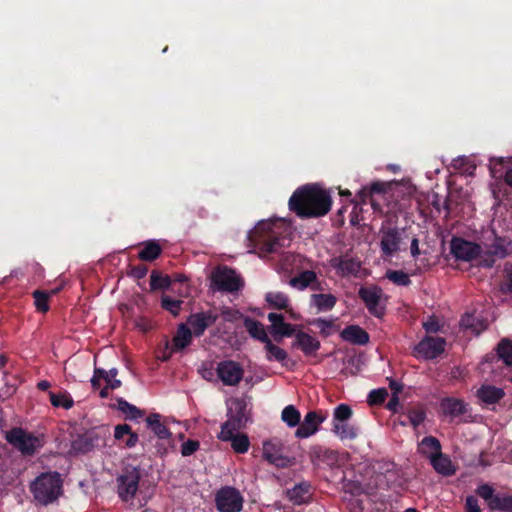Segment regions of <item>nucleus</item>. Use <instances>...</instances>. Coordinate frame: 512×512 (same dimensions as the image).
<instances>
[{
  "label": "nucleus",
  "instance_id": "1",
  "mask_svg": "<svg viewBox=\"0 0 512 512\" xmlns=\"http://www.w3.org/2000/svg\"><path fill=\"white\" fill-rule=\"evenodd\" d=\"M288 206L299 218H318L330 211L332 198L316 185H304L293 192Z\"/></svg>",
  "mask_w": 512,
  "mask_h": 512
},
{
  "label": "nucleus",
  "instance_id": "2",
  "mask_svg": "<svg viewBox=\"0 0 512 512\" xmlns=\"http://www.w3.org/2000/svg\"><path fill=\"white\" fill-rule=\"evenodd\" d=\"M248 240L253 251L261 258L279 252L284 246L285 238L276 229L272 221H260L248 234Z\"/></svg>",
  "mask_w": 512,
  "mask_h": 512
},
{
  "label": "nucleus",
  "instance_id": "3",
  "mask_svg": "<svg viewBox=\"0 0 512 512\" xmlns=\"http://www.w3.org/2000/svg\"><path fill=\"white\" fill-rule=\"evenodd\" d=\"M30 492L35 502L42 506L54 503L63 493V480L60 473L44 472L30 484Z\"/></svg>",
  "mask_w": 512,
  "mask_h": 512
},
{
  "label": "nucleus",
  "instance_id": "4",
  "mask_svg": "<svg viewBox=\"0 0 512 512\" xmlns=\"http://www.w3.org/2000/svg\"><path fill=\"white\" fill-rule=\"evenodd\" d=\"M5 439L23 456H33L44 445L42 438L22 429L21 427H14L7 431Z\"/></svg>",
  "mask_w": 512,
  "mask_h": 512
},
{
  "label": "nucleus",
  "instance_id": "5",
  "mask_svg": "<svg viewBox=\"0 0 512 512\" xmlns=\"http://www.w3.org/2000/svg\"><path fill=\"white\" fill-rule=\"evenodd\" d=\"M512 253V242L507 237L495 236L493 242L485 246L479 265L492 268L496 260L504 259Z\"/></svg>",
  "mask_w": 512,
  "mask_h": 512
},
{
  "label": "nucleus",
  "instance_id": "6",
  "mask_svg": "<svg viewBox=\"0 0 512 512\" xmlns=\"http://www.w3.org/2000/svg\"><path fill=\"white\" fill-rule=\"evenodd\" d=\"M228 419L221 425V431L231 436V431H239L244 428L249 421V412L247 403L244 399L236 398L232 401L228 410Z\"/></svg>",
  "mask_w": 512,
  "mask_h": 512
},
{
  "label": "nucleus",
  "instance_id": "7",
  "mask_svg": "<svg viewBox=\"0 0 512 512\" xmlns=\"http://www.w3.org/2000/svg\"><path fill=\"white\" fill-rule=\"evenodd\" d=\"M213 286L222 292H238L244 286L243 279L235 270L227 266H219L211 276Z\"/></svg>",
  "mask_w": 512,
  "mask_h": 512
},
{
  "label": "nucleus",
  "instance_id": "8",
  "mask_svg": "<svg viewBox=\"0 0 512 512\" xmlns=\"http://www.w3.org/2000/svg\"><path fill=\"white\" fill-rule=\"evenodd\" d=\"M215 507L219 512H241L244 497L232 486H223L215 493Z\"/></svg>",
  "mask_w": 512,
  "mask_h": 512
},
{
  "label": "nucleus",
  "instance_id": "9",
  "mask_svg": "<svg viewBox=\"0 0 512 512\" xmlns=\"http://www.w3.org/2000/svg\"><path fill=\"white\" fill-rule=\"evenodd\" d=\"M140 478V471L137 468L126 469L117 477V492L123 501L128 502L135 497Z\"/></svg>",
  "mask_w": 512,
  "mask_h": 512
},
{
  "label": "nucleus",
  "instance_id": "10",
  "mask_svg": "<svg viewBox=\"0 0 512 512\" xmlns=\"http://www.w3.org/2000/svg\"><path fill=\"white\" fill-rule=\"evenodd\" d=\"M450 253L456 260L470 262L482 256V247L461 237H453L450 241Z\"/></svg>",
  "mask_w": 512,
  "mask_h": 512
},
{
  "label": "nucleus",
  "instance_id": "11",
  "mask_svg": "<svg viewBox=\"0 0 512 512\" xmlns=\"http://www.w3.org/2000/svg\"><path fill=\"white\" fill-rule=\"evenodd\" d=\"M263 458L277 468H287L294 463V458L283 454V445L277 439L264 441Z\"/></svg>",
  "mask_w": 512,
  "mask_h": 512
},
{
  "label": "nucleus",
  "instance_id": "12",
  "mask_svg": "<svg viewBox=\"0 0 512 512\" xmlns=\"http://www.w3.org/2000/svg\"><path fill=\"white\" fill-rule=\"evenodd\" d=\"M380 250L383 257H392L400 249L401 233L397 227L382 224L380 231Z\"/></svg>",
  "mask_w": 512,
  "mask_h": 512
},
{
  "label": "nucleus",
  "instance_id": "13",
  "mask_svg": "<svg viewBox=\"0 0 512 512\" xmlns=\"http://www.w3.org/2000/svg\"><path fill=\"white\" fill-rule=\"evenodd\" d=\"M446 341L442 337L425 336L414 348L416 357L432 360L445 350Z\"/></svg>",
  "mask_w": 512,
  "mask_h": 512
},
{
  "label": "nucleus",
  "instance_id": "14",
  "mask_svg": "<svg viewBox=\"0 0 512 512\" xmlns=\"http://www.w3.org/2000/svg\"><path fill=\"white\" fill-rule=\"evenodd\" d=\"M358 295L371 315L377 318L384 316L385 308L380 306L383 290L379 286L361 287L358 291Z\"/></svg>",
  "mask_w": 512,
  "mask_h": 512
},
{
  "label": "nucleus",
  "instance_id": "15",
  "mask_svg": "<svg viewBox=\"0 0 512 512\" xmlns=\"http://www.w3.org/2000/svg\"><path fill=\"white\" fill-rule=\"evenodd\" d=\"M216 373L225 386H236L241 382L244 370L236 361L223 360L217 364Z\"/></svg>",
  "mask_w": 512,
  "mask_h": 512
},
{
  "label": "nucleus",
  "instance_id": "16",
  "mask_svg": "<svg viewBox=\"0 0 512 512\" xmlns=\"http://www.w3.org/2000/svg\"><path fill=\"white\" fill-rule=\"evenodd\" d=\"M218 317V314L212 310L196 312L190 314L187 318L186 325L190 328L195 337H200L208 327L215 324Z\"/></svg>",
  "mask_w": 512,
  "mask_h": 512
},
{
  "label": "nucleus",
  "instance_id": "17",
  "mask_svg": "<svg viewBox=\"0 0 512 512\" xmlns=\"http://www.w3.org/2000/svg\"><path fill=\"white\" fill-rule=\"evenodd\" d=\"M326 416L316 411H309L303 421H300L295 431L297 438H308L318 431V426L324 422Z\"/></svg>",
  "mask_w": 512,
  "mask_h": 512
},
{
  "label": "nucleus",
  "instance_id": "18",
  "mask_svg": "<svg viewBox=\"0 0 512 512\" xmlns=\"http://www.w3.org/2000/svg\"><path fill=\"white\" fill-rule=\"evenodd\" d=\"M330 264L341 277L355 276L361 267L360 262L356 259L342 256L332 258Z\"/></svg>",
  "mask_w": 512,
  "mask_h": 512
},
{
  "label": "nucleus",
  "instance_id": "19",
  "mask_svg": "<svg viewBox=\"0 0 512 512\" xmlns=\"http://www.w3.org/2000/svg\"><path fill=\"white\" fill-rule=\"evenodd\" d=\"M387 191V184L381 181L371 183L370 186L363 187L358 193L362 203H370L374 210L380 209L379 204L375 202L374 195H383Z\"/></svg>",
  "mask_w": 512,
  "mask_h": 512
},
{
  "label": "nucleus",
  "instance_id": "20",
  "mask_svg": "<svg viewBox=\"0 0 512 512\" xmlns=\"http://www.w3.org/2000/svg\"><path fill=\"white\" fill-rule=\"evenodd\" d=\"M286 495L294 505L308 503L312 495V485L307 481H302L288 489Z\"/></svg>",
  "mask_w": 512,
  "mask_h": 512
},
{
  "label": "nucleus",
  "instance_id": "21",
  "mask_svg": "<svg viewBox=\"0 0 512 512\" xmlns=\"http://www.w3.org/2000/svg\"><path fill=\"white\" fill-rule=\"evenodd\" d=\"M293 347H298L307 355H314L321 347L320 341L304 331L295 334Z\"/></svg>",
  "mask_w": 512,
  "mask_h": 512
},
{
  "label": "nucleus",
  "instance_id": "22",
  "mask_svg": "<svg viewBox=\"0 0 512 512\" xmlns=\"http://www.w3.org/2000/svg\"><path fill=\"white\" fill-rule=\"evenodd\" d=\"M430 463L435 471L443 476H452L456 472L450 457L442 451L429 455Z\"/></svg>",
  "mask_w": 512,
  "mask_h": 512
},
{
  "label": "nucleus",
  "instance_id": "23",
  "mask_svg": "<svg viewBox=\"0 0 512 512\" xmlns=\"http://www.w3.org/2000/svg\"><path fill=\"white\" fill-rule=\"evenodd\" d=\"M228 433L220 432L218 434V439L225 442H230L231 447L234 452L243 454L246 453L250 446L249 438L246 434L238 433V431H231L230 438L228 437Z\"/></svg>",
  "mask_w": 512,
  "mask_h": 512
},
{
  "label": "nucleus",
  "instance_id": "24",
  "mask_svg": "<svg viewBox=\"0 0 512 512\" xmlns=\"http://www.w3.org/2000/svg\"><path fill=\"white\" fill-rule=\"evenodd\" d=\"M341 338L352 344L365 345L369 342V334L358 325H349L341 333Z\"/></svg>",
  "mask_w": 512,
  "mask_h": 512
},
{
  "label": "nucleus",
  "instance_id": "25",
  "mask_svg": "<svg viewBox=\"0 0 512 512\" xmlns=\"http://www.w3.org/2000/svg\"><path fill=\"white\" fill-rule=\"evenodd\" d=\"M440 408L445 415L452 418L467 412V404L463 400L453 397L443 398L440 402Z\"/></svg>",
  "mask_w": 512,
  "mask_h": 512
},
{
  "label": "nucleus",
  "instance_id": "26",
  "mask_svg": "<svg viewBox=\"0 0 512 512\" xmlns=\"http://www.w3.org/2000/svg\"><path fill=\"white\" fill-rule=\"evenodd\" d=\"M310 457L313 463L333 466L338 461V452L322 446H315L311 449Z\"/></svg>",
  "mask_w": 512,
  "mask_h": 512
},
{
  "label": "nucleus",
  "instance_id": "27",
  "mask_svg": "<svg viewBox=\"0 0 512 512\" xmlns=\"http://www.w3.org/2000/svg\"><path fill=\"white\" fill-rule=\"evenodd\" d=\"M309 303L317 312H328L335 307L337 298L331 293H314L310 296Z\"/></svg>",
  "mask_w": 512,
  "mask_h": 512
},
{
  "label": "nucleus",
  "instance_id": "28",
  "mask_svg": "<svg viewBox=\"0 0 512 512\" xmlns=\"http://www.w3.org/2000/svg\"><path fill=\"white\" fill-rule=\"evenodd\" d=\"M504 396V390L493 385H482L477 390L479 400L488 405L498 403Z\"/></svg>",
  "mask_w": 512,
  "mask_h": 512
},
{
  "label": "nucleus",
  "instance_id": "29",
  "mask_svg": "<svg viewBox=\"0 0 512 512\" xmlns=\"http://www.w3.org/2000/svg\"><path fill=\"white\" fill-rule=\"evenodd\" d=\"M161 419L162 416L158 413L149 414L145 420L147 428H149L159 439H168L171 437V432Z\"/></svg>",
  "mask_w": 512,
  "mask_h": 512
},
{
  "label": "nucleus",
  "instance_id": "30",
  "mask_svg": "<svg viewBox=\"0 0 512 512\" xmlns=\"http://www.w3.org/2000/svg\"><path fill=\"white\" fill-rule=\"evenodd\" d=\"M332 432L341 440H354L359 435V429L347 422L332 424Z\"/></svg>",
  "mask_w": 512,
  "mask_h": 512
},
{
  "label": "nucleus",
  "instance_id": "31",
  "mask_svg": "<svg viewBox=\"0 0 512 512\" xmlns=\"http://www.w3.org/2000/svg\"><path fill=\"white\" fill-rule=\"evenodd\" d=\"M244 326L252 338L264 344H266L270 340L265 331L264 325L261 322L247 317L244 320Z\"/></svg>",
  "mask_w": 512,
  "mask_h": 512
},
{
  "label": "nucleus",
  "instance_id": "32",
  "mask_svg": "<svg viewBox=\"0 0 512 512\" xmlns=\"http://www.w3.org/2000/svg\"><path fill=\"white\" fill-rule=\"evenodd\" d=\"M95 446V438L89 432L78 435L71 444L75 453L85 454L90 452Z\"/></svg>",
  "mask_w": 512,
  "mask_h": 512
},
{
  "label": "nucleus",
  "instance_id": "33",
  "mask_svg": "<svg viewBox=\"0 0 512 512\" xmlns=\"http://www.w3.org/2000/svg\"><path fill=\"white\" fill-rule=\"evenodd\" d=\"M192 336L193 332L190 330V328L184 324L181 323L178 326L176 335L173 337V346L176 350H182L189 346L192 342Z\"/></svg>",
  "mask_w": 512,
  "mask_h": 512
},
{
  "label": "nucleus",
  "instance_id": "34",
  "mask_svg": "<svg viewBox=\"0 0 512 512\" xmlns=\"http://www.w3.org/2000/svg\"><path fill=\"white\" fill-rule=\"evenodd\" d=\"M143 249L139 252L138 258L142 261L152 262L162 254V247L155 240L143 243Z\"/></svg>",
  "mask_w": 512,
  "mask_h": 512
},
{
  "label": "nucleus",
  "instance_id": "35",
  "mask_svg": "<svg viewBox=\"0 0 512 512\" xmlns=\"http://www.w3.org/2000/svg\"><path fill=\"white\" fill-rule=\"evenodd\" d=\"M316 281V273L312 270H305L299 273L297 276L290 279L289 284L298 289L305 290L312 286L313 282Z\"/></svg>",
  "mask_w": 512,
  "mask_h": 512
},
{
  "label": "nucleus",
  "instance_id": "36",
  "mask_svg": "<svg viewBox=\"0 0 512 512\" xmlns=\"http://www.w3.org/2000/svg\"><path fill=\"white\" fill-rule=\"evenodd\" d=\"M117 408L126 415L128 419L137 420L145 415V411L130 404L123 398H117Z\"/></svg>",
  "mask_w": 512,
  "mask_h": 512
},
{
  "label": "nucleus",
  "instance_id": "37",
  "mask_svg": "<svg viewBox=\"0 0 512 512\" xmlns=\"http://www.w3.org/2000/svg\"><path fill=\"white\" fill-rule=\"evenodd\" d=\"M498 357L507 365L512 366V341L503 338L496 347Z\"/></svg>",
  "mask_w": 512,
  "mask_h": 512
},
{
  "label": "nucleus",
  "instance_id": "38",
  "mask_svg": "<svg viewBox=\"0 0 512 512\" xmlns=\"http://www.w3.org/2000/svg\"><path fill=\"white\" fill-rule=\"evenodd\" d=\"M310 325L317 327L320 330L321 336L325 338L330 336L338 328L334 319L316 318L310 322Z\"/></svg>",
  "mask_w": 512,
  "mask_h": 512
},
{
  "label": "nucleus",
  "instance_id": "39",
  "mask_svg": "<svg viewBox=\"0 0 512 512\" xmlns=\"http://www.w3.org/2000/svg\"><path fill=\"white\" fill-rule=\"evenodd\" d=\"M270 332L276 342H280L283 337L295 336L297 333L295 332V326L290 323H286L285 321L275 326L270 330Z\"/></svg>",
  "mask_w": 512,
  "mask_h": 512
},
{
  "label": "nucleus",
  "instance_id": "40",
  "mask_svg": "<svg viewBox=\"0 0 512 512\" xmlns=\"http://www.w3.org/2000/svg\"><path fill=\"white\" fill-rule=\"evenodd\" d=\"M265 350L267 352V360L268 361H277V362H280V363H284V361L288 358V354L287 352L278 347L277 345L273 344L271 342V340H269L266 344H265Z\"/></svg>",
  "mask_w": 512,
  "mask_h": 512
},
{
  "label": "nucleus",
  "instance_id": "41",
  "mask_svg": "<svg viewBox=\"0 0 512 512\" xmlns=\"http://www.w3.org/2000/svg\"><path fill=\"white\" fill-rule=\"evenodd\" d=\"M489 508L493 511L512 512V495L500 496L497 494L489 503Z\"/></svg>",
  "mask_w": 512,
  "mask_h": 512
},
{
  "label": "nucleus",
  "instance_id": "42",
  "mask_svg": "<svg viewBox=\"0 0 512 512\" xmlns=\"http://www.w3.org/2000/svg\"><path fill=\"white\" fill-rule=\"evenodd\" d=\"M461 325L467 329H471L476 335H479L487 328L484 320L476 319L473 315L466 314L461 319Z\"/></svg>",
  "mask_w": 512,
  "mask_h": 512
},
{
  "label": "nucleus",
  "instance_id": "43",
  "mask_svg": "<svg viewBox=\"0 0 512 512\" xmlns=\"http://www.w3.org/2000/svg\"><path fill=\"white\" fill-rule=\"evenodd\" d=\"M265 300L270 306L280 310L286 309L289 304V298L283 292H268L265 296Z\"/></svg>",
  "mask_w": 512,
  "mask_h": 512
},
{
  "label": "nucleus",
  "instance_id": "44",
  "mask_svg": "<svg viewBox=\"0 0 512 512\" xmlns=\"http://www.w3.org/2000/svg\"><path fill=\"white\" fill-rule=\"evenodd\" d=\"M171 285L170 277L162 275L159 271L153 270L150 275L151 291L167 289Z\"/></svg>",
  "mask_w": 512,
  "mask_h": 512
},
{
  "label": "nucleus",
  "instance_id": "45",
  "mask_svg": "<svg viewBox=\"0 0 512 512\" xmlns=\"http://www.w3.org/2000/svg\"><path fill=\"white\" fill-rule=\"evenodd\" d=\"M281 419L289 427H296L300 424L301 415L293 405H288L282 410Z\"/></svg>",
  "mask_w": 512,
  "mask_h": 512
},
{
  "label": "nucleus",
  "instance_id": "46",
  "mask_svg": "<svg viewBox=\"0 0 512 512\" xmlns=\"http://www.w3.org/2000/svg\"><path fill=\"white\" fill-rule=\"evenodd\" d=\"M420 450L424 455H431L432 453H438L441 451V443L434 436H426L422 439L420 445Z\"/></svg>",
  "mask_w": 512,
  "mask_h": 512
},
{
  "label": "nucleus",
  "instance_id": "47",
  "mask_svg": "<svg viewBox=\"0 0 512 512\" xmlns=\"http://www.w3.org/2000/svg\"><path fill=\"white\" fill-rule=\"evenodd\" d=\"M183 301L174 299L169 295L163 294L161 297V307L169 311L173 316H178L182 308Z\"/></svg>",
  "mask_w": 512,
  "mask_h": 512
},
{
  "label": "nucleus",
  "instance_id": "48",
  "mask_svg": "<svg viewBox=\"0 0 512 512\" xmlns=\"http://www.w3.org/2000/svg\"><path fill=\"white\" fill-rule=\"evenodd\" d=\"M352 415L353 411L349 405L344 403L339 404L334 408L332 424L347 422L351 419Z\"/></svg>",
  "mask_w": 512,
  "mask_h": 512
},
{
  "label": "nucleus",
  "instance_id": "49",
  "mask_svg": "<svg viewBox=\"0 0 512 512\" xmlns=\"http://www.w3.org/2000/svg\"><path fill=\"white\" fill-rule=\"evenodd\" d=\"M50 402L54 407H62L66 410L70 409L74 405L72 397L68 393L56 394L53 392L49 393Z\"/></svg>",
  "mask_w": 512,
  "mask_h": 512
},
{
  "label": "nucleus",
  "instance_id": "50",
  "mask_svg": "<svg viewBox=\"0 0 512 512\" xmlns=\"http://www.w3.org/2000/svg\"><path fill=\"white\" fill-rule=\"evenodd\" d=\"M386 278L398 286L407 287L411 284L409 275L402 270H388Z\"/></svg>",
  "mask_w": 512,
  "mask_h": 512
},
{
  "label": "nucleus",
  "instance_id": "51",
  "mask_svg": "<svg viewBox=\"0 0 512 512\" xmlns=\"http://www.w3.org/2000/svg\"><path fill=\"white\" fill-rule=\"evenodd\" d=\"M500 291L503 294H512V263H506L503 270V279L500 282Z\"/></svg>",
  "mask_w": 512,
  "mask_h": 512
},
{
  "label": "nucleus",
  "instance_id": "52",
  "mask_svg": "<svg viewBox=\"0 0 512 512\" xmlns=\"http://www.w3.org/2000/svg\"><path fill=\"white\" fill-rule=\"evenodd\" d=\"M33 298L37 311L45 313L49 310V295L41 290H35L33 292Z\"/></svg>",
  "mask_w": 512,
  "mask_h": 512
},
{
  "label": "nucleus",
  "instance_id": "53",
  "mask_svg": "<svg viewBox=\"0 0 512 512\" xmlns=\"http://www.w3.org/2000/svg\"><path fill=\"white\" fill-rule=\"evenodd\" d=\"M388 397V391L385 388H379L372 390L368 395L369 405H381L385 402Z\"/></svg>",
  "mask_w": 512,
  "mask_h": 512
},
{
  "label": "nucleus",
  "instance_id": "54",
  "mask_svg": "<svg viewBox=\"0 0 512 512\" xmlns=\"http://www.w3.org/2000/svg\"><path fill=\"white\" fill-rule=\"evenodd\" d=\"M407 418L410 424L417 428L426 418V412L423 409L411 408L407 411Z\"/></svg>",
  "mask_w": 512,
  "mask_h": 512
},
{
  "label": "nucleus",
  "instance_id": "55",
  "mask_svg": "<svg viewBox=\"0 0 512 512\" xmlns=\"http://www.w3.org/2000/svg\"><path fill=\"white\" fill-rule=\"evenodd\" d=\"M476 494L484 499L489 506V503L494 499L497 494H494V489L489 484H481L476 489Z\"/></svg>",
  "mask_w": 512,
  "mask_h": 512
},
{
  "label": "nucleus",
  "instance_id": "56",
  "mask_svg": "<svg viewBox=\"0 0 512 512\" xmlns=\"http://www.w3.org/2000/svg\"><path fill=\"white\" fill-rule=\"evenodd\" d=\"M452 166L456 170H460L464 173H472V170L475 169L469 159L467 157H458L452 161Z\"/></svg>",
  "mask_w": 512,
  "mask_h": 512
},
{
  "label": "nucleus",
  "instance_id": "57",
  "mask_svg": "<svg viewBox=\"0 0 512 512\" xmlns=\"http://www.w3.org/2000/svg\"><path fill=\"white\" fill-rule=\"evenodd\" d=\"M199 447V441L189 439L181 445V454L184 457L191 456L199 449Z\"/></svg>",
  "mask_w": 512,
  "mask_h": 512
},
{
  "label": "nucleus",
  "instance_id": "58",
  "mask_svg": "<svg viewBox=\"0 0 512 512\" xmlns=\"http://www.w3.org/2000/svg\"><path fill=\"white\" fill-rule=\"evenodd\" d=\"M465 512H482L476 497L472 495L466 497Z\"/></svg>",
  "mask_w": 512,
  "mask_h": 512
},
{
  "label": "nucleus",
  "instance_id": "59",
  "mask_svg": "<svg viewBox=\"0 0 512 512\" xmlns=\"http://www.w3.org/2000/svg\"><path fill=\"white\" fill-rule=\"evenodd\" d=\"M147 272L148 267L145 264H139L131 267L130 275L137 279H142L146 276Z\"/></svg>",
  "mask_w": 512,
  "mask_h": 512
},
{
  "label": "nucleus",
  "instance_id": "60",
  "mask_svg": "<svg viewBox=\"0 0 512 512\" xmlns=\"http://www.w3.org/2000/svg\"><path fill=\"white\" fill-rule=\"evenodd\" d=\"M131 427L127 424H119L114 429V437L117 440H122L125 435L131 433Z\"/></svg>",
  "mask_w": 512,
  "mask_h": 512
},
{
  "label": "nucleus",
  "instance_id": "61",
  "mask_svg": "<svg viewBox=\"0 0 512 512\" xmlns=\"http://www.w3.org/2000/svg\"><path fill=\"white\" fill-rule=\"evenodd\" d=\"M423 328L427 333H437L440 330V325L436 319L430 318L423 323Z\"/></svg>",
  "mask_w": 512,
  "mask_h": 512
},
{
  "label": "nucleus",
  "instance_id": "62",
  "mask_svg": "<svg viewBox=\"0 0 512 512\" xmlns=\"http://www.w3.org/2000/svg\"><path fill=\"white\" fill-rule=\"evenodd\" d=\"M268 320L271 322V329H273L284 321V316L282 314L271 312L268 314Z\"/></svg>",
  "mask_w": 512,
  "mask_h": 512
},
{
  "label": "nucleus",
  "instance_id": "63",
  "mask_svg": "<svg viewBox=\"0 0 512 512\" xmlns=\"http://www.w3.org/2000/svg\"><path fill=\"white\" fill-rule=\"evenodd\" d=\"M399 405L400 403L398 395H392L386 405V408L395 413L397 412Z\"/></svg>",
  "mask_w": 512,
  "mask_h": 512
},
{
  "label": "nucleus",
  "instance_id": "64",
  "mask_svg": "<svg viewBox=\"0 0 512 512\" xmlns=\"http://www.w3.org/2000/svg\"><path fill=\"white\" fill-rule=\"evenodd\" d=\"M388 380H389V388L393 392L392 395H398L403 389L402 384L392 378H388Z\"/></svg>",
  "mask_w": 512,
  "mask_h": 512
}]
</instances>
